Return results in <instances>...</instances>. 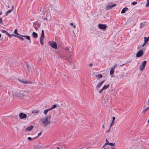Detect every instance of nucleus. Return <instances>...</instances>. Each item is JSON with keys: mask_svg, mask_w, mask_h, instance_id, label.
<instances>
[{"mask_svg": "<svg viewBox=\"0 0 149 149\" xmlns=\"http://www.w3.org/2000/svg\"><path fill=\"white\" fill-rule=\"evenodd\" d=\"M19 116L20 119H23L26 118L27 116V115L25 113H21L19 114Z\"/></svg>", "mask_w": 149, "mask_h": 149, "instance_id": "obj_10", "label": "nucleus"}, {"mask_svg": "<svg viewBox=\"0 0 149 149\" xmlns=\"http://www.w3.org/2000/svg\"><path fill=\"white\" fill-rule=\"evenodd\" d=\"M12 35H13H13H10L9 34V35H8L9 37H11V36H12Z\"/></svg>", "mask_w": 149, "mask_h": 149, "instance_id": "obj_53", "label": "nucleus"}, {"mask_svg": "<svg viewBox=\"0 0 149 149\" xmlns=\"http://www.w3.org/2000/svg\"><path fill=\"white\" fill-rule=\"evenodd\" d=\"M73 27L74 29H75L76 28V26L75 25H73Z\"/></svg>", "mask_w": 149, "mask_h": 149, "instance_id": "obj_57", "label": "nucleus"}, {"mask_svg": "<svg viewBox=\"0 0 149 149\" xmlns=\"http://www.w3.org/2000/svg\"><path fill=\"white\" fill-rule=\"evenodd\" d=\"M115 147H113L111 148V149H115Z\"/></svg>", "mask_w": 149, "mask_h": 149, "instance_id": "obj_56", "label": "nucleus"}, {"mask_svg": "<svg viewBox=\"0 0 149 149\" xmlns=\"http://www.w3.org/2000/svg\"><path fill=\"white\" fill-rule=\"evenodd\" d=\"M13 9H14L13 7H13L11 9L8 10L6 12V15H8V14L11 13V11L13 10Z\"/></svg>", "mask_w": 149, "mask_h": 149, "instance_id": "obj_17", "label": "nucleus"}, {"mask_svg": "<svg viewBox=\"0 0 149 149\" xmlns=\"http://www.w3.org/2000/svg\"><path fill=\"white\" fill-rule=\"evenodd\" d=\"M51 118V116L50 115H48L41 118L40 120V125L46 127L50 123Z\"/></svg>", "mask_w": 149, "mask_h": 149, "instance_id": "obj_1", "label": "nucleus"}, {"mask_svg": "<svg viewBox=\"0 0 149 149\" xmlns=\"http://www.w3.org/2000/svg\"><path fill=\"white\" fill-rule=\"evenodd\" d=\"M149 6V1L148 0V2L146 3V7H148Z\"/></svg>", "mask_w": 149, "mask_h": 149, "instance_id": "obj_35", "label": "nucleus"}, {"mask_svg": "<svg viewBox=\"0 0 149 149\" xmlns=\"http://www.w3.org/2000/svg\"><path fill=\"white\" fill-rule=\"evenodd\" d=\"M1 14H2V13L1 12H0V15H1Z\"/></svg>", "mask_w": 149, "mask_h": 149, "instance_id": "obj_62", "label": "nucleus"}, {"mask_svg": "<svg viewBox=\"0 0 149 149\" xmlns=\"http://www.w3.org/2000/svg\"><path fill=\"white\" fill-rule=\"evenodd\" d=\"M112 119H113V120H112V121H114V120L115 119V117L114 116H113V117H112Z\"/></svg>", "mask_w": 149, "mask_h": 149, "instance_id": "obj_45", "label": "nucleus"}, {"mask_svg": "<svg viewBox=\"0 0 149 149\" xmlns=\"http://www.w3.org/2000/svg\"><path fill=\"white\" fill-rule=\"evenodd\" d=\"M113 124H111H111L110 125V128H109V130H110L111 129V127L113 125Z\"/></svg>", "mask_w": 149, "mask_h": 149, "instance_id": "obj_47", "label": "nucleus"}, {"mask_svg": "<svg viewBox=\"0 0 149 149\" xmlns=\"http://www.w3.org/2000/svg\"><path fill=\"white\" fill-rule=\"evenodd\" d=\"M108 145L111 146H113L115 145V143H108Z\"/></svg>", "mask_w": 149, "mask_h": 149, "instance_id": "obj_30", "label": "nucleus"}, {"mask_svg": "<svg viewBox=\"0 0 149 149\" xmlns=\"http://www.w3.org/2000/svg\"><path fill=\"white\" fill-rule=\"evenodd\" d=\"M137 2L136 1H134L131 3L132 5H134L136 4Z\"/></svg>", "mask_w": 149, "mask_h": 149, "instance_id": "obj_36", "label": "nucleus"}, {"mask_svg": "<svg viewBox=\"0 0 149 149\" xmlns=\"http://www.w3.org/2000/svg\"><path fill=\"white\" fill-rule=\"evenodd\" d=\"M26 68H27V70L29 72H30V69L29 67V66L28 65H26Z\"/></svg>", "mask_w": 149, "mask_h": 149, "instance_id": "obj_32", "label": "nucleus"}, {"mask_svg": "<svg viewBox=\"0 0 149 149\" xmlns=\"http://www.w3.org/2000/svg\"><path fill=\"white\" fill-rule=\"evenodd\" d=\"M14 33L16 35L20 36L21 35L19 34L17 32V29H15L14 31Z\"/></svg>", "mask_w": 149, "mask_h": 149, "instance_id": "obj_29", "label": "nucleus"}, {"mask_svg": "<svg viewBox=\"0 0 149 149\" xmlns=\"http://www.w3.org/2000/svg\"><path fill=\"white\" fill-rule=\"evenodd\" d=\"M106 142H108V140H107V139H106Z\"/></svg>", "mask_w": 149, "mask_h": 149, "instance_id": "obj_61", "label": "nucleus"}, {"mask_svg": "<svg viewBox=\"0 0 149 149\" xmlns=\"http://www.w3.org/2000/svg\"><path fill=\"white\" fill-rule=\"evenodd\" d=\"M104 90L102 88L100 91H99V93L100 94L102 92L103 90Z\"/></svg>", "mask_w": 149, "mask_h": 149, "instance_id": "obj_42", "label": "nucleus"}, {"mask_svg": "<svg viewBox=\"0 0 149 149\" xmlns=\"http://www.w3.org/2000/svg\"><path fill=\"white\" fill-rule=\"evenodd\" d=\"M146 63V61H145L142 63L139 66L140 70H142L144 69Z\"/></svg>", "mask_w": 149, "mask_h": 149, "instance_id": "obj_6", "label": "nucleus"}, {"mask_svg": "<svg viewBox=\"0 0 149 149\" xmlns=\"http://www.w3.org/2000/svg\"><path fill=\"white\" fill-rule=\"evenodd\" d=\"M143 54V51L142 50H139L136 54V56L138 57L142 56Z\"/></svg>", "mask_w": 149, "mask_h": 149, "instance_id": "obj_9", "label": "nucleus"}, {"mask_svg": "<svg viewBox=\"0 0 149 149\" xmlns=\"http://www.w3.org/2000/svg\"><path fill=\"white\" fill-rule=\"evenodd\" d=\"M57 149H60V148L59 147H57Z\"/></svg>", "mask_w": 149, "mask_h": 149, "instance_id": "obj_60", "label": "nucleus"}, {"mask_svg": "<svg viewBox=\"0 0 149 149\" xmlns=\"http://www.w3.org/2000/svg\"><path fill=\"white\" fill-rule=\"evenodd\" d=\"M147 105H149V99H148V101Z\"/></svg>", "mask_w": 149, "mask_h": 149, "instance_id": "obj_50", "label": "nucleus"}, {"mask_svg": "<svg viewBox=\"0 0 149 149\" xmlns=\"http://www.w3.org/2000/svg\"><path fill=\"white\" fill-rule=\"evenodd\" d=\"M43 19L44 21H47V19L46 17L44 18Z\"/></svg>", "mask_w": 149, "mask_h": 149, "instance_id": "obj_41", "label": "nucleus"}, {"mask_svg": "<svg viewBox=\"0 0 149 149\" xmlns=\"http://www.w3.org/2000/svg\"><path fill=\"white\" fill-rule=\"evenodd\" d=\"M109 130V129L107 131V132H109V130Z\"/></svg>", "mask_w": 149, "mask_h": 149, "instance_id": "obj_59", "label": "nucleus"}, {"mask_svg": "<svg viewBox=\"0 0 149 149\" xmlns=\"http://www.w3.org/2000/svg\"><path fill=\"white\" fill-rule=\"evenodd\" d=\"M33 36L35 38H37L38 37V34L36 32H33L32 33Z\"/></svg>", "mask_w": 149, "mask_h": 149, "instance_id": "obj_18", "label": "nucleus"}, {"mask_svg": "<svg viewBox=\"0 0 149 149\" xmlns=\"http://www.w3.org/2000/svg\"><path fill=\"white\" fill-rule=\"evenodd\" d=\"M41 134V132H40V133H39L38 134V136L35 138H34V139H35V138H37V137H38L39 136H40Z\"/></svg>", "mask_w": 149, "mask_h": 149, "instance_id": "obj_38", "label": "nucleus"}, {"mask_svg": "<svg viewBox=\"0 0 149 149\" xmlns=\"http://www.w3.org/2000/svg\"><path fill=\"white\" fill-rule=\"evenodd\" d=\"M29 92L27 91H23L20 98L24 100H26L29 97Z\"/></svg>", "mask_w": 149, "mask_h": 149, "instance_id": "obj_3", "label": "nucleus"}, {"mask_svg": "<svg viewBox=\"0 0 149 149\" xmlns=\"http://www.w3.org/2000/svg\"><path fill=\"white\" fill-rule=\"evenodd\" d=\"M40 10L41 14H45L47 10V8L41 7L40 8Z\"/></svg>", "mask_w": 149, "mask_h": 149, "instance_id": "obj_7", "label": "nucleus"}, {"mask_svg": "<svg viewBox=\"0 0 149 149\" xmlns=\"http://www.w3.org/2000/svg\"><path fill=\"white\" fill-rule=\"evenodd\" d=\"M96 77H97L98 78L100 79L102 77V76L101 74H98V75H96Z\"/></svg>", "mask_w": 149, "mask_h": 149, "instance_id": "obj_28", "label": "nucleus"}, {"mask_svg": "<svg viewBox=\"0 0 149 149\" xmlns=\"http://www.w3.org/2000/svg\"><path fill=\"white\" fill-rule=\"evenodd\" d=\"M44 31L43 30H42V33H41V38H44Z\"/></svg>", "mask_w": 149, "mask_h": 149, "instance_id": "obj_26", "label": "nucleus"}, {"mask_svg": "<svg viewBox=\"0 0 149 149\" xmlns=\"http://www.w3.org/2000/svg\"><path fill=\"white\" fill-rule=\"evenodd\" d=\"M108 143H109L108 142H106V143H105L104 145H108Z\"/></svg>", "mask_w": 149, "mask_h": 149, "instance_id": "obj_46", "label": "nucleus"}, {"mask_svg": "<svg viewBox=\"0 0 149 149\" xmlns=\"http://www.w3.org/2000/svg\"><path fill=\"white\" fill-rule=\"evenodd\" d=\"M102 127L103 128H104V125H102Z\"/></svg>", "mask_w": 149, "mask_h": 149, "instance_id": "obj_58", "label": "nucleus"}, {"mask_svg": "<svg viewBox=\"0 0 149 149\" xmlns=\"http://www.w3.org/2000/svg\"><path fill=\"white\" fill-rule=\"evenodd\" d=\"M22 92V91L18 89H14L12 91V95L14 98H20Z\"/></svg>", "mask_w": 149, "mask_h": 149, "instance_id": "obj_2", "label": "nucleus"}, {"mask_svg": "<svg viewBox=\"0 0 149 149\" xmlns=\"http://www.w3.org/2000/svg\"><path fill=\"white\" fill-rule=\"evenodd\" d=\"M113 124H111H111L110 125V128H109V130H110L111 129V127L113 125Z\"/></svg>", "mask_w": 149, "mask_h": 149, "instance_id": "obj_48", "label": "nucleus"}, {"mask_svg": "<svg viewBox=\"0 0 149 149\" xmlns=\"http://www.w3.org/2000/svg\"><path fill=\"white\" fill-rule=\"evenodd\" d=\"M57 107L56 105V104H54L53 106L52 107V109H53L56 107Z\"/></svg>", "mask_w": 149, "mask_h": 149, "instance_id": "obj_37", "label": "nucleus"}, {"mask_svg": "<svg viewBox=\"0 0 149 149\" xmlns=\"http://www.w3.org/2000/svg\"><path fill=\"white\" fill-rule=\"evenodd\" d=\"M33 27L34 28L36 31H37L38 29V28L40 27V25L38 22H33Z\"/></svg>", "mask_w": 149, "mask_h": 149, "instance_id": "obj_4", "label": "nucleus"}, {"mask_svg": "<svg viewBox=\"0 0 149 149\" xmlns=\"http://www.w3.org/2000/svg\"><path fill=\"white\" fill-rule=\"evenodd\" d=\"M117 66V64H115L113 66V67H112L111 68L113 69L114 70V69H115V68Z\"/></svg>", "mask_w": 149, "mask_h": 149, "instance_id": "obj_31", "label": "nucleus"}, {"mask_svg": "<svg viewBox=\"0 0 149 149\" xmlns=\"http://www.w3.org/2000/svg\"><path fill=\"white\" fill-rule=\"evenodd\" d=\"M2 19L1 17H0V23L2 24Z\"/></svg>", "mask_w": 149, "mask_h": 149, "instance_id": "obj_40", "label": "nucleus"}, {"mask_svg": "<svg viewBox=\"0 0 149 149\" xmlns=\"http://www.w3.org/2000/svg\"><path fill=\"white\" fill-rule=\"evenodd\" d=\"M144 41L147 43L148 42L149 40V37L147 38L145 37L144 38Z\"/></svg>", "mask_w": 149, "mask_h": 149, "instance_id": "obj_24", "label": "nucleus"}, {"mask_svg": "<svg viewBox=\"0 0 149 149\" xmlns=\"http://www.w3.org/2000/svg\"><path fill=\"white\" fill-rule=\"evenodd\" d=\"M147 43V42H146L145 41H144V42L143 44L142 45V47H144Z\"/></svg>", "mask_w": 149, "mask_h": 149, "instance_id": "obj_39", "label": "nucleus"}, {"mask_svg": "<svg viewBox=\"0 0 149 149\" xmlns=\"http://www.w3.org/2000/svg\"><path fill=\"white\" fill-rule=\"evenodd\" d=\"M13 36L17 37L18 38H19L22 41H23L24 40V38L22 37H20L19 36H16L15 35H13Z\"/></svg>", "mask_w": 149, "mask_h": 149, "instance_id": "obj_20", "label": "nucleus"}, {"mask_svg": "<svg viewBox=\"0 0 149 149\" xmlns=\"http://www.w3.org/2000/svg\"><path fill=\"white\" fill-rule=\"evenodd\" d=\"M35 74H36V75H38V73H36Z\"/></svg>", "mask_w": 149, "mask_h": 149, "instance_id": "obj_64", "label": "nucleus"}, {"mask_svg": "<svg viewBox=\"0 0 149 149\" xmlns=\"http://www.w3.org/2000/svg\"><path fill=\"white\" fill-rule=\"evenodd\" d=\"M105 146V145H104L102 146V148H103Z\"/></svg>", "mask_w": 149, "mask_h": 149, "instance_id": "obj_63", "label": "nucleus"}, {"mask_svg": "<svg viewBox=\"0 0 149 149\" xmlns=\"http://www.w3.org/2000/svg\"><path fill=\"white\" fill-rule=\"evenodd\" d=\"M114 70L111 68L110 70V73L112 75L114 74Z\"/></svg>", "mask_w": 149, "mask_h": 149, "instance_id": "obj_21", "label": "nucleus"}, {"mask_svg": "<svg viewBox=\"0 0 149 149\" xmlns=\"http://www.w3.org/2000/svg\"><path fill=\"white\" fill-rule=\"evenodd\" d=\"M104 80L100 82L99 83L98 85L96 86V88H100L102 86L103 83L104 82Z\"/></svg>", "mask_w": 149, "mask_h": 149, "instance_id": "obj_15", "label": "nucleus"}, {"mask_svg": "<svg viewBox=\"0 0 149 149\" xmlns=\"http://www.w3.org/2000/svg\"><path fill=\"white\" fill-rule=\"evenodd\" d=\"M114 121H112V122L111 123L112 124H114Z\"/></svg>", "mask_w": 149, "mask_h": 149, "instance_id": "obj_51", "label": "nucleus"}, {"mask_svg": "<svg viewBox=\"0 0 149 149\" xmlns=\"http://www.w3.org/2000/svg\"><path fill=\"white\" fill-rule=\"evenodd\" d=\"M39 113V111L38 110H34L32 111V113L38 114Z\"/></svg>", "mask_w": 149, "mask_h": 149, "instance_id": "obj_19", "label": "nucleus"}, {"mask_svg": "<svg viewBox=\"0 0 149 149\" xmlns=\"http://www.w3.org/2000/svg\"><path fill=\"white\" fill-rule=\"evenodd\" d=\"M65 49L66 50H69V48L68 47H67L65 48Z\"/></svg>", "mask_w": 149, "mask_h": 149, "instance_id": "obj_54", "label": "nucleus"}, {"mask_svg": "<svg viewBox=\"0 0 149 149\" xmlns=\"http://www.w3.org/2000/svg\"><path fill=\"white\" fill-rule=\"evenodd\" d=\"M109 86V84H107V85H104L102 88L103 90L107 88Z\"/></svg>", "mask_w": 149, "mask_h": 149, "instance_id": "obj_22", "label": "nucleus"}, {"mask_svg": "<svg viewBox=\"0 0 149 149\" xmlns=\"http://www.w3.org/2000/svg\"><path fill=\"white\" fill-rule=\"evenodd\" d=\"M98 27L100 29L104 30H106L107 27L106 24H98Z\"/></svg>", "mask_w": 149, "mask_h": 149, "instance_id": "obj_5", "label": "nucleus"}, {"mask_svg": "<svg viewBox=\"0 0 149 149\" xmlns=\"http://www.w3.org/2000/svg\"><path fill=\"white\" fill-rule=\"evenodd\" d=\"M125 65V64H123L122 65H120V67H121V66H123L124 65Z\"/></svg>", "mask_w": 149, "mask_h": 149, "instance_id": "obj_52", "label": "nucleus"}, {"mask_svg": "<svg viewBox=\"0 0 149 149\" xmlns=\"http://www.w3.org/2000/svg\"><path fill=\"white\" fill-rule=\"evenodd\" d=\"M28 139L29 141H31L32 139L31 138V137H28Z\"/></svg>", "mask_w": 149, "mask_h": 149, "instance_id": "obj_43", "label": "nucleus"}, {"mask_svg": "<svg viewBox=\"0 0 149 149\" xmlns=\"http://www.w3.org/2000/svg\"><path fill=\"white\" fill-rule=\"evenodd\" d=\"M116 5V4H115L112 5H110V4L108 5L106 7L107 10H110L113 7H115Z\"/></svg>", "mask_w": 149, "mask_h": 149, "instance_id": "obj_12", "label": "nucleus"}, {"mask_svg": "<svg viewBox=\"0 0 149 149\" xmlns=\"http://www.w3.org/2000/svg\"><path fill=\"white\" fill-rule=\"evenodd\" d=\"M43 38H41V37H40V43L41 45H43V43L42 42V41L43 40Z\"/></svg>", "mask_w": 149, "mask_h": 149, "instance_id": "obj_27", "label": "nucleus"}, {"mask_svg": "<svg viewBox=\"0 0 149 149\" xmlns=\"http://www.w3.org/2000/svg\"><path fill=\"white\" fill-rule=\"evenodd\" d=\"M33 127V126L31 125L30 126L28 127L25 129V131H30Z\"/></svg>", "mask_w": 149, "mask_h": 149, "instance_id": "obj_13", "label": "nucleus"}, {"mask_svg": "<svg viewBox=\"0 0 149 149\" xmlns=\"http://www.w3.org/2000/svg\"><path fill=\"white\" fill-rule=\"evenodd\" d=\"M1 31L3 33H5L7 35H9V33L5 30L3 29L1 30Z\"/></svg>", "mask_w": 149, "mask_h": 149, "instance_id": "obj_23", "label": "nucleus"}, {"mask_svg": "<svg viewBox=\"0 0 149 149\" xmlns=\"http://www.w3.org/2000/svg\"><path fill=\"white\" fill-rule=\"evenodd\" d=\"M128 10V9L127 8L125 7L122 9L121 11V13L122 14L124 13H125L126 11L127 10Z\"/></svg>", "mask_w": 149, "mask_h": 149, "instance_id": "obj_16", "label": "nucleus"}, {"mask_svg": "<svg viewBox=\"0 0 149 149\" xmlns=\"http://www.w3.org/2000/svg\"><path fill=\"white\" fill-rule=\"evenodd\" d=\"M48 112V110H47V109H46L44 111V113L46 115L47 114Z\"/></svg>", "mask_w": 149, "mask_h": 149, "instance_id": "obj_34", "label": "nucleus"}, {"mask_svg": "<svg viewBox=\"0 0 149 149\" xmlns=\"http://www.w3.org/2000/svg\"><path fill=\"white\" fill-rule=\"evenodd\" d=\"M149 109V107H147L145 109L143 110L142 111V113H145Z\"/></svg>", "mask_w": 149, "mask_h": 149, "instance_id": "obj_25", "label": "nucleus"}, {"mask_svg": "<svg viewBox=\"0 0 149 149\" xmlns=\"http://www.w3.org/2000/svg\"><path fill=\"white\" fill-rule=\"evenodd\" d=\"M52 108L51 107V108H49V109H47V110H48V112L49 111H50L51 110H52Z\"/></svg>", "mask_w": 149, "mask_h": 149, "instance_id": "obj_44", "label": "nucleus"}, {"mask_svg": "<svg viewBox=\"0 0 149 149\" xmlns=\"http://www.w3.org/2000/svg\"><path fill=\"white\" fill-rule=\"evenodd\" d=\"M50 45L52 48L55 49H56L57 48V45L55 42H51L50 43Z\"/></svg>", "mask_w": 149, "mask_h": 149, "instance_id": "obj_8", "label": "nucleus"}, {"mask_svg": "<svg viewBox=\"0 0 149 149\" xmlns=\"http://www.w3.org/2000/svg\"><path fill=\"white\" fill-rule=\"evenodd\" d=\"M17 80L20 82L24 84H26L29 83V82L27 80L24 79H18Z\"/></svg>", "mask_w": 149, "mask_h": 149, "instance_id": "obj_11", "label": "nucleus"}, {"mask_svg": "<svg viewBox=\"0 0 149 149\" xmlns=\"http://www.w3.org/2000/svg\"><path fill=\"white\" fill-rule=\"evenodd\" d=\"M70 25L71 26H73V23H70Z\"/></svg>", "mask_w": 149, "mask_h": 149, "instance_id": "obj_55", "label": "nucleus"}, {"mask_svg": "<svg viewBox=\"0 0 149 149\" xmlns=\"http://www.w3.org/2000/svg\"><path fill=\"white\" fill-rule=\"evenodd\" d=\"M71 56V55H70V58L68 59V61L69 63H70L72 61V59L70 58Z\"/></svg>", "mask_w": 149, "mask_h": 149, "instance_id": "obj_33", "label": "nucleus"}, {"mask_svg": "<svg viewBox=\"0 0 149 149\" xmlns=\"http://www.w3.org/2000/svg\"><path fill=\"white\" fill-rule=\"evenodd\" d=\"M93 66V64L92 63H90L89 64V66L90 67H92Z\"/></svg>", "mask_w": 149, "mask_h": 149, "instance_id": "obj_49", "label": "nucleus"}, {"mask_svg": "<svg viewBox=\"0 0 149 149\" xmlns=\"http://www.w3.org/2000/svg\"><path fill=\"white\" fill-rule=\"evenodd\" d=\"M22 37L25 38L26 39L29 40V42L30 43H31V38L28 35H20Z\"/></svg>", "mask_w": 149, "mask_h": 149, "instance_id": "obj_14", "label": "nucleus"}]
</instances>
